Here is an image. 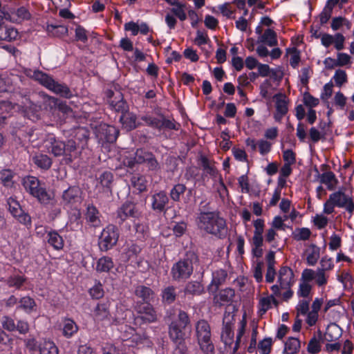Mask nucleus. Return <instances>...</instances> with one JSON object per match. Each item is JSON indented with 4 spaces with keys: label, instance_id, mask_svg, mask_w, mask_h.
Wrapping results in <instances>:
<instances>
[{
    "label": "nucleus",
    "instance_id": "64",
    "mask_svg": "<svg viewBox=\"0 0 354 354\" xmlns=\"http://www.w3.org/2000/svg\"><path fill=\"white\" fill-rule=\"evenodd\" d=\"M145 163L151 171H158L160 169V164L152 153H151V157H148L146 160Z\"/></svg>",
    "mask_w": 354,
    "mask_h": 354
},
{
    "label": "nucleus",
    "instance_id": "40",
    "mask_svg": "<svg viewBox=\"0 0 354 354\" xmlns=\"http://www.w3.org/2000/svg\"><path fill=\"white\" fill-rule=\"evenodd\" d=\"M201 165L204 172L210 176L214 177L217 174V170L214 165L205 156H201L200 158Z\"/></svg>",
    "mask_w": 354,
    "mask_h": 354
},
{
    "label": "nucleus",
    "instance_id": "9",
    "mask_svg": "<svg viewBox=\"0 0 354 354\" xmlns=\"http://www.w3.org/2000/svg\"><path fill=\"white\" fill-rule=\"evenodd\" d=\"M93 319L95 322L101 324L103 326L120 324V321L111 317L108 303H98L97 304L93 311Z\"/></svg>",
    "mask_w": 354,
    "mask_h": 354
},
{
    "label": "nucleus",
    "instance_id": "39",
    "mask_svg": "<svg viewBox=\"0 0 354 354\" xmlns=\"http://www.w3.org/2000/svg\"><path fill=\"white\" fill-rule=\"evenodd\" d=\"M221 339L225 346H230L233 343L234 331L230 323L224 325L221 334Z\"/></svg>",
    "mask_w": 354,
    "mask_h": 354
},
{
    "label": "nucleus",
    "instance_id": "63",
    "mask_svg": "<svg viewBox=\"0 0 354 354\" xmlns=\"http://www.w3.org/2000/svg\"><path fill=\"white\" fill-rule=\"evenodd\" d=\"M308 352L311 354H317L321 351V346L315 337H313L307 347Z\"/></svg>",
    "mask_w": 354,
    "mask_h": 354
},
{
    "label": "nucleus",
    "instance_id": "7",
    "mask_svg": "<svg viewBox=\"0 0 354 354\" xmlns=\"http://www.w3.org/2000/svg\"><path fill=\"white\" fill-rule=\"evenodd\" d=\"M134 310L138 314L134 317V324L136 326H141L143 324L156 322L157 320L156 312L151 303L137 301L134 305Z\"/></svg>",
    "mask_w": 354,
    "mask_h": 354
},
{
    "label": "nucleus",
    "instance_id": "60",
    "mask_svg": "<svg viewBox=\"0 0 354 354\" xmlns=\"http://www.w3.org/2000/svg\"><path fill=\"white\" fill-rule=\"evenodd\" d=\"M48 30L49 32H53L55 30V32H53V35L56 36L64 35L68 32L67 27L61 25H49L48 26Z\"/></svg>",
    "mask_w": 354,
    "mask_h": 354
},
{
    "label": "nucleus",
    "instance_id": "50",
    "mask_svg": "<svg viewBox=\"0 0 354 354\" xmlns=\"http://www.w3.org/2000/svg\"><path fill=\"white\" fill-rule=\"evenodd\" d=\"M271 308L272 299L270 298V296L262 297L259 301V315L262 316Z\"/></svg>",
    "mask_w": 354,
    "mask_h": 354
},
{
    "label": "nucleus",
    "instance_id": "14",
    "mask_svg": "<svg viewBox=\"0 0 354 354\" xmlns=\"http://www.w3.org/2000/svg\"><path fill=\"white\" fill-rule=\"evenodd\" d=\"M136 205L129 201L125 202L119 207L116 212V222L121 225L129 217H135L136 214Z\"/></svg>",
    "mask_w": 354,
    "mask_h": 354
},
{
    "label": "nucleus",
    "instance_id": "53",
    "mask_svg": "<svg viewBox=\"0 0 354 354\" xmlns=\"http://www.w3.org/2000/svg\"><path fill=\"white\" fill-rule=\"evenodd\" d=\"M272 344L271 337H266L260 341L258 347L261 351V354H269L271 351Z\"/></svg>",
    "mask_w": 354,
    "mask_h": 354
},
{
    "label": "nucleus",
    "instance_id": "58",
    "mask_svg": "<svg viewBox=\"0 0 354 354\" xmlns=\"http://www.w3.org/2000/svg\"><path fill=\"white\" fill-rule=\"evenodd\" d=\"M142 120L149 127L156 128L160 130L161 115L160 118H154L151 116H145L142 118Z\"/></svg>",
    "mask_w": 354,
    "mask_h": 354
},
{
    "label": "nucleus",
    "instance_id": "1",
    "mask_svg": "<svg viewBox=\"0 0 354 354\" xmlns=\"http://www.w3.org/2000/svg\"><path fill=\"white\" fill-rule=\"evenodd\" d=\"M196 225L201 232L218 239H225L227 236L226 221L217 212H201L196 218Z\"/></svg>",
    "mask_w": 354,
    "mask_h": 354
},
{
    "label": "nucleus",
    "instance_id": "5",
    "mask_svg": "<svg viewBox=\"0 0 354 354\" xmlns=\"http://www.w3.org/2000/svg\"><path fill=\"white\" fill-rule=\"evenodd\" d=\"M190 318L187 313L179 310L177 317L169 324V337L172 342H183L186 339V329L190 325Z\"/></svg>",
    "mask_w": 354,
    "mask_h": 354
},
{
    "label": "nucleus",
    "instance_id": "36",
    "mask_svg": "<svg viewBox=\"0 0 354 354\" xmlns=\"http://www.w3.org/2000/svg\"><path fill=\"white\" fill-rule=\"evenodd\" d=\"M176 288L173 286L165 288L162 291V300L165 304L170 305L173 304L176 299Z\"/></svg>",
    "mask_w": 354,
    "mask_h": 354
},
{
    "label": "nucleus",
    "instance_id": "57",
    "mask_svg": "<svg viewBox=\"0 0 354 354\" xmlns=\"http://www.w3.org/2000/svg\"><path fill=\"white\" fill-rule=\"evenodd\" d=\"M16 330L20 335H26L30 330V325L27 321L24 319H19L16 324Z\"/></svg>",
    "mask_w": 354,
    "mask_h": 354
},
{
    "label": "nucleus",
    "instance_id": "6",
    "mask_svg": "<svg viewBox=\"0 0 354 354\" xmlns=\"http://www.w3.org/2000/svg\"><path fill=\"white\" fill-rule=\"evenodd\" d=\"M335 207L345 208L351 216L354 212V203L352 197L346 194L342 189L330 194L328 199L324 204V213L332 214Z\"/></svg>",
    "mask_w": 354,
    "mask_h": 354
},
{
    "label": "nucleus",
    "instance_id": "10",
    "mask_svg": "<svg viewBox=\"0 0 354 354\" xmlns=\"http://www.w3.org/2000/svg\"><path fill=\"white\" fill-rule=\"evenodd\" d=\"M109 106L115 112L120 113L121 115L129 111V105L124 100L123 94L120 91L114 88V89H108L105 92Z\"/></svg>",
    "mask_w": 354,
    "mask_h": 354
},
{
    "label": "nucleus",
    "instance_id": "52",
    "mask_svg": "<svg viewBox=\"0 0 354 354\" xmlns=\"http://www.w3.org/2000/svg\"><path fill=\"white\" fill-rule=\"evenodd\" d=\"M14 339L11 336L6 333L4 330L0 328V345L6 348H12Z\"/></svg>",
    "mask_w": 354,
    "mask_h": 354
},
{
    "label": "nucleus",
    "instance_id": "23",
    "mask_svg": "<svg viewBox=\"0 0 354 354\" xmlns=\"http://www.w3.org/2000/svg\"><path fill=\"white\" fill-rule=\"evenodd\" d=\"M85 219L91 226L97 227L101 224L100 212L93 205H88L85 214Z\"/></svg>",
    "mask_w": 354,
    "mask_h": 354
},
{
    "label": "nucleus",
    "instance_id": "43",
    "mask_svg": "<svg viewBox=\"0 0 354 354\" xmlns=\"http://www.w3.org/2000/svg\"><path fill=\"white\" fill-rule=\"evenodd\" d=\"M350 60H351V57L348 54L339 53L337 54V60L328 57V58L326 59L325 64H328V62H330L333 63V64L330 67H333V65L342 66H345V65L348 64V63H350Z\"/></svg>",
    "mask_w": 354,
    "mask_h": 354
},
{
    "label": "nucleus",
    "instance_id": "51",
    "mask_svg": "<svg viewBox=\"0 0 354 354\" xmlns=\"http://www.w3.org/2000/svg\"><path fill=\"white\" fill-rule=\"evenodd\" d=\"M333 267H322V268H319L317 272L315 274V279L316 280L318 286H322L325 285L327 283V279L325 276V270H330Z\"/></svg>",
    "mask_w": 354,
    "mask_h": 354
},
{
    "label": "nucleus",
    "instance_id": "12",
    "mask_svg": "<svg viewBox=\"0 0 354 354\" xmlns=\"http://www.w3.org/2000/svg\"><path fill=\"white\" fill-rule=\"evenodd\" d=\"M119 135V130L112 125L100 124L96 129V136L102 143H113Z\"/></svg>",
    "mask_w": 354,
    "mask_h": 354
},
{
    "label": "nucleus",
    "instance_id": "49",
    "mask_svg": "<svg viewBox=\"0 0 354 354\" xmlns=\"http://www.w3.org/2000/svg\"><path fill=\"white\" fill-rule=\"evenodd\" d=\"M180 124L176 122L174 120H171L165 118L163 115H161V121L160 130L169 129V130H178L179 129Z\"/></svg>",
    "mask_w": 354,
    "mask_h": 354
},
{
    "label": "nucleus",
    "instance_id": "21",
    "mask_svg": "<svg viewBox=\"0 0 354 354\" xmlns=\"http://www.w3.org/2000/svg\"><path fill=\"white\" fill-rule=\"evenodd\" d=\"M81 190L77 186H72L64 191L62 199L64 205L74 204L80 200Z\"/></svg>",
    "mask_w": 354,
    "mask_h": 354
},
{
    "label": "nucleus",
    "instance_id": "11",
    "mask_svg": "<svg viewBox=\"0 0 354 354\" xmlns=\"http://www.w3.org/2000/svg\"><path fill=\"white\" fill-rule=\"evenodd\" d=\"M8 209L12 216L21 224L30 227L32 224L31 217L21 207L19 203L14 198L10 197L7 200Z\"/></svg>",
    "mask_w": 354,
    "mask_h": 354
},
{
    "label": "nucleus",
    "instance_id": "44",
    "mask_svg": "<svg viewBox=\"0 0 354 354\" xmlns=\"http://www.w3.org/2000/svg\"><path fill=\"white\" fill-rule=\"evenodd\" d=\"M187 189L184 184L178 183L175 185L170 190L169 196L171 200L174 202H179L180 196L183 195Z\"/></svg>",
    "mask_w": 354,
    "mask_h": 354
},
{
    "label": "nucleus",
    "instance_id": "46",
    "mask_svg": "<svg viewBox=\"0 0 354 354\" xmlns=\"http://www.w3.org/2000/svg\"><path fill=\"white\" fill-rule=\"evenodd\" d=\"M2 329L8 332H14L16 330V324L13 318L10 316L4 315L1 319Z\"/></svg>",
    "mask_w": 354,
    "mask_h": 354
},
{
    "label": "nucleus",
    "instance_id": "55",
    "mask_svg": "<svg viewBox=\"0 0 354 354\" xmlns=\"http://www.w3.org/2000/svg\"><path fill=\"white\" fill-rule=\"evenodd\" d=\"M138 239L143 241L148 236L147 227L142 223H136L134 225Z\"/></svg>",
    "mask_w": 354,
    "mask_h": 354
},
{
    "label": "nucleus",
    "instance_id": "56",
    "mask_svg": "<svg viewBox=\"0 0 354 354\" xmlns=\"http://www.w3.org/2000/svg\"><path fill=\"white\" fill-rule=\"evenodd\" d=\"M151 153L142 149H138L135 153V161L137 162V164L145 163L148 157H151Z\"/></svg>",
    "mask_w": 354,
    "mask_h": 354
},
{
    "label": "nucleus",
    "instance_id": "24",
    "mask_svg": "<svg viewBox=\"0 0 354 354\" xmlns=\"http://www.w3.org/2000/svg\"><path fill=\"white\" fill-rule=\"evenodd\" d=\"M131 184L136 194H140L147 190L148 181L146 177L140 174H135L131 178Z\"/></svg>",
    "mask_w": 354,
    "mask_h": 354
},
{
    "label": "nucleus",
    "instance_id": "25",
    "mask_svg": "<svg viewBox=\"0 0 354 354\" xmlns=\"http://www.w3.org/2000/svg\"><path fill=\"white\" fill-rule=\"evenodd\" d=\"M130 333L131 336L127 337V340L130 341L132 344L129 346H139L140 345H145L149 343V339L145 333L141 334L136 333V330L133 328L130 327Z\"/></svg>",
    "mask_w": 354,
    "mask_h": 354
},
{
    "label": "nucleus",
    "instance_id": "41",
    "mask_svg": "<svg viewBox=\"0 0 354 354\" xmlns=\"http://www.w3.org/2000/svg\"><path fill=\"white\" fill-rule=\"evenodd\" d=\"M204 291L202 284L198 281L188 283L185 288L186 295H200Z\"/></svg>",
    "mask_w": 354,
    "mask_h": 354
},
{
    "label": "nucleus",
    "instance_id": "31",
    "mask_svg": "<svg viewBox=\"0 0 354 354\" xmlns=\"http://www.w3.org/2000/svg\"><path fill=\"white\" fill-rule=\"evenodd\" d=\"M193 272V267H172L171 274L175 280H185Z\"/></svg>",
    "mask_w": 354,
    "mask_h": 354
},
{
    "label": "nucleus",
    "instance_id": "61",
    "mask_svg": "<svg viewBox=\"0 0 354 354\" xmlns=\"http://www.w3.org/2000/svg\"><path fill=\"white\" fill-rule=\"evenodd\" d=\"M336 84L338 86H342V84L347 82L346 73L343 70H337L333 77Z\"/></svg>",
    "mask_w": 354,
    "mask_h": 354
},
{
    "label": "nucleus",
    "instance_id": "42",
    "mask_svg": "<svg viewBox=\"0 0 354 354\" xmlns=\"http://www.w3.org/2000/svg\"><path fill=\"white\" fill-rule=\"evenodd\" d=\"M306 256L308 263L315 265L319 258V248L315 245H311L306 250Z\"/></svg>",
    "mask_w": 354,
    "mask_h": 354
},
{
    "label": "nucleus",
    "instance_id": "3",
    "mask_svg": "<svg viewBox=\"0 0 354 354\" xmlns=\"http://www.w3.org/2000/svg\"><path fill=\"white\" fill-rule=\"evenodd\" d=\"M195 336L203 354H215V347L212 339L211 328L205 319L198 320L195 324Z\"/></svg>",
    "mask_w": 354,
    "mask_h": 354
},
{
    "label": "nucleus",
    "instance_id": "29",
    "mask_svg": "<svg viewBox=\"0 0 354 354\" xmlns=\"http://www.w3.org/2000/svg\"><path fill=\"white\" fill-rule=\"evenodd\" d=\"M89 131L84 127H79L75 131L73 140H76L79 147L83 149L87 146V142L89 139Z\"/></svg>",
    "mask_w": 354,
    "mask_h": 354
},
{
    "label": "nucleus",
    "instance_id": "47",
    "mask_svg": "<svg viewBox=\"0 0 354 354\" xmlns=\"http://www.w3.org/2000/svg\"><path fill=\"white\" fill-rule=\"evenodd\" d=\"M113 180V175L111 171H106L100 174L98 181L100 185L105 188L110 189L111 185Z\"/></svg>",
    "mask_w": 354,
    "mask_h": 354
},
{
    "label": "nucleus",
    "instance_id": "38",
    "mask_svg": "<svg viewBox=\"0 0 354 354\" xmlns=\"http://www.w3.org/2000/svg\"><path fill=\"white\" fill-rule=\"evenodd\" d=\"M260 41L265 43L269 46H274L277 45V34L272 29H267L260 37Z\"/></svg>",
    "mask_w": 354,
    "mask_h": 354
},
{
    "label": "nucleus",
    "instance_id": "16",
    "mask_svg": "<svg viewBox=\"0 0 354 354\" xmlns=\"http://www.w3.org/2000/svg\"><path fill=\"white\" fill-rule=\"evenodd\" d=\"M18 36L17 30L6 24L4 17L0 15V40L12 41L16 40Z\"/></svg>",
    "mask_w": 354,
    "mask_h": 354
},
{
    "label": "nucleus",
    "instance_id": "37",
    "mask_svg": "<svg viewBox=\"0 0 354 354\" xmlns=\"http://www.w3.org/2000/svg\"><path fill=\"white\" fill-rule=\"evenodd\" d=\"M26 277L24 275L13 274L8 278L6 283L10 288L20 290L26 281Z\"/></svg>",
    "mask_w": 354,
    "mask_h": 354
},
{
    "label": "nucleus",
    "instance_id": "20",
    "mask_svg": "<svg viewBox=\"0 0 354 354\" xmlns=\"http://www.w3.org/2000/svg\"><path fill=\"white\" fill-rule=\"evenodd\" d=\"M17 310H21L26 315H32L37 311V305L35 300L30 296L20 298L17 306Z\"/></svg>",
    "mask_w": 354,
    "mask_h": 354
},
{
    "label": "nucleus",
    "instance_id": "32",
    "mask_svg": "<svg viewBox=\"0 0 354 354\" xmlns=\"http://www.w3.org/2000/svg\"><path fill=\"white\" fill-rule=\"evenodd\" d=\"M39 354H59V348L53 341L45 339L38 346Z\"/></svg>",
    "mask_w": 354,
    "mask_h": 354
},
{
    "label": "nucleus",
    "instance_id": "62",
    "mask_svg": "<svg viewBox=\"0 0 354 354\" xmlns=\"http://www.w3.org/2000/svg\"><path fill=\"white\" fill-rule=\"evenodd\" d=\"M89 294L93 299H99L102 298L104 295V290L101 283H99L90 288Z\"/></svg>",
    "mask_w": 354,
    "mask_h": 354
},
{
    "label": "nucleus",
    "instance_id": "2",
    "mask_svg": "<svg viewBox=\"0 0 354 354\" xmlns=\"http://www.w3.org/2000/svg\"><path fill=\"white\" fill-rule=\"evenodd\" d=\"M30 76L41 85L61 97L69 99L73 96L71 91L66 84L55 81L47 73L35 70Z\"/></svg>",
    "mask_w": 354,
    "mask_h": 354
},
{
    "label": "nucleus",
    "instance_id": "34",
    "mask_svg": "<svg viewBox=\"0 0 354 354\" xmlns=\"http://www.w3.org/2000/svg\"><path fill=\"white\" fill-rule=\"evenodd\" d=\"M301 344L299 339L295 337H288L284 344L283 353L287 354H296Z\"/></svg>",
    "mask_w": 354,
    "mask_h": 354
},
{
    "label": "nucleus",
    "instance_id": "13",
    "mask_svg": "<svg viewBox=\"0 0 354 354\" xmlns=\"http://www.w3.org/2000/svg\"><path fill=\"white\" fill-rule=\"evenodd\" d=\"M169 201V197L165 191L156 192L151 196V209L158 213L165 212Z\"/></svg>",
    "mask_w": 354,
    "mask_h": 354
},
{
    "label": "nucleus",
    "instance_id": "30",
    "mask_svg": "<svg viewBox=\"0 0 354 354\" xmlns=\"http://www.w3.org/2000/svg\"><path fill=\"white\" fill-rule=\"evenodd\" d=\"M234 295L235 292L234 289L227 288L221 290L218 294L215 296L214 299L216 300V303H218L220 306H222L231 302Z\"/></svg>",
    "mask_w": 354,
    "mask_h": 354
},
{
    "label": "nucleus",
    "instance_id": "8",
    "mask_svg": "<svg viewBox=\"0 0 354 354\" xmlns=\"http://www.w3.org/2000/svg\"><path fill=\"white\" fill-rule=\"evenodd\" d=\"M119 236L118 227L113 224L108 225L103 229L98 239L100 250L106 252L113 248L117 244Z\"/></svg>",
    "mask_w": 354,
    "mask_h": 354
},
{
    "label": "nucleus",
    "instance_id": "33",
    "mask_svg": "<svg viewBox=\"0 0 354 354\" xmlns=\"http://www.w3.org/2000/svg\"><path fill=\"white\" fill-rule=\"evenodd\" d=\"M320 183L327 186L328 190H334L338 183L335 175L332 171L324 172L320 175Z\"/></svg>",
    "mask_w": 354,
    "mask_h": 354
},
{
    "label": "nucleus",
    "instance_id": "27",
    "mask_svg": "<svg viewBox=\"0 0 354 354\" xmlns=\"http://www.w3.org/2000/svg\"><path fill=\"white\" fill-rule=\"evenodd\" d=\"M136 115L133 113L129 112V111L122 114L120 117V122L127 131L136 128Z\"/></svg>",
    "mask_w": 354,
    "mask_h": 354
},
{
    "label": "nucleus",
    "instance_id": "4",
    "mask_svg": "<svg viewBox=\"0 0 354 354\" xmlns=\"http://www.w3.org/2000/svg\"><path fill=\"white\" fill-rule=\"evenodd\" d=\"M22 185L27 192L42 204H50L53 199V196L46 191L44 183L35 176L24 177L22 180Z\"/></svg>",
    "mask_w": 354,
    "mask_h": 354
},
{
    "label": "nucleus",
    "instance_id": "22",
    "mask_svg": "<svg viewBox=\"0 0 354 354\" xmlns=\"http://www.w3.org/2000/svg\"><path fill=\"white\" fill-rule=\"evenodd\" d=\"M227 276V271L223 269H220L216 272H212V280L209 286H208V290L209 292H215L218 290V287L225 281Z\"/></svg>",
    "mask_w": 354,
    "mask_h": 354
},
{
    "label": "nucleus",
    "instance_id": "19",
    "mask_svg": "<svg viewBox=\"0 0 354 354\" xmlns=\"http://www.w3.org/2000/svg\"><path fill=\"white\" fill-rule=\"evenodd\" d=\"M278 282L282 289L290 288L295 282L294 272L291 267H280Z\"/></svg>",
    "mask_w": 354,
    "mask_h": 354
},
{
    "label": "nucleus",
    "instance_id": "48",
    "mask_svg": "<svg viewBox=\"0 0 354 354\" xmlns=\"http://www.w3.org/2000/svg\"><path fill=\"white\" fill-rule=\"evenodd\" d=\"M310 230L306 227L297 228L292 234L293 238L296 241L308 240L310 238Z\"/></svg>",
    "mask_w": 354,
    "mask_h": 354
},
{
    "label": "nucleus",
    "instance_id": "35",
    "mask_svg": "<svg viewBox=\"0 0 354 354\" xmlns=\"http://www.w3.org/2000/svg\"><path fill=\"white\" fill-rule=\"evenodd\" d=\"M48 243L55 250H62L64 247V240L62 237L55 231H51L48 233Z\"/></svg>",
    "mask_w": 354,
    "mask_h": 354
},
{
    "label": "nucleus",
    "instance_id": "17",
    "mask_svg": "<svg viewBox=\"0 0 354 354\" xmlns=\"http://www.w3.org/2000/svg\"><path fill=\"white\" fill-rule=\"evenodd\" d=\"M62 334L66 339L72 338L79 330L77 323L69 317H63L60 324Z\"/></svg>",
    "mask_w": 354,
    "mask_h": 354
},
{
    "label": "nucleus",
    "instance_id": "54",
    "mask_svg": "<svg viewBox=\"0 0 354 354\" xmlns=\"http://www.w3.org/2000/svg\"><path fill=\"white\" fill-rule=\"evenodd\" d=\"M65 151L66 153L64 156H72L73 153L75 152L77 149H80L79 147V145H77L76 140L70 139L68 140L66 142H65Z\"/></svg>",
    "mask_w": 354,
    "mask_h": 354
},
{
    "label": "nucleus",
    "instance_id": "59",
    "mask_svg": "<svg viewBox=\"0 0 354 354\" xmlns=\"http://www.w3.org/2000/svg\"><path fill=\"white\" fill-rule=\"evenodd\" d=\"M311 286L306 282H302L299 284V288L297 291V295L300 297L306 298L308 297L310 291H311Z\"/></svg>",
    "mask_w": 354,
    "mask_h": 354
},
{
    "label": "nucleus",
    "instance_id": "15",
    "mask_svg": "<svg viewBox=\"0 0 354 354\" xmlns=\"http://www.w3.org/2000/svg\"><path fill=\"white\" fill-rule=\"evenodd\" d=\"M46 148L48 153L54 155L55 157L64 156L66 153L65 151V142L56 139L53 136H49L46 141Z\"/></svg>",
    "mask_w": 354,
    "mask_h": 354
},
{
    "label": "nucleus",
    "instance_id": "28",
    "mask_svg": "<svg viewBox=\"0 0 354 354\" xmlns=\"http://www.w3.org/2000/svg\"><path fill=\"white\" fill-rule=\"evenodd\" d=\"M135 295L141 299L142 303H150L153 298V291L149 287L138 286L135 289Z\"/></svg>",
    "mask_w": 354,
    "mask_h": 354
},
{
    "label": "nucleus",
    "instance_id": "45",
    "mask_svg": "<svg viewBox=\"0 0 354 354\" xmlns=\"http://www.w3.org/2000/svg\"><path fill=\"white\" fill-rule=\"evenodd\" d=\"M198 262V258L196 254L193 251H187L183 261L176 263L175 266H180L181 263H183V266H192Z\"/></svg>",
    "mask_w": 354,
    "mask_h": 354
},
{
    "label": "nucleus",
    "instance_id": "18",
    "mask_svg": "<svg viewBox=\"0 0 354 354\" xmlns=\"http://www.w3.org/2000/svg\"><path fill=\"white\" fill-rule=\"evenodd\" d=\"M273 97L276 100V113L274 118L277 122H280L288 112V101L286 96L282 93L275 94Z\"/></svg>",
    "mask_w": 354,
    "mask_h": 354
},
{
    "label": "nucleus",
    "instance_id": "26",
    "mask_svg": "<svg viewBox=\"0 0 354 354\" xmlns=\"http://www.w3.org/2000/svg\"><path fill=\"white\" fill-rule=\"evenodd\" d=\"M32 159L37 167L44 170L49 169L53 163L52 159L48 155L41 153H35Z\"/></svg>",
    "mask_w": 354,
    "mask_h": 354
}]
</instances>
